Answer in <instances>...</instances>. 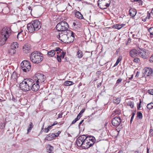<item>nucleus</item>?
Returning a JSON list of instances; mask_svg holds the SVG:
<instances>
[{
	"mask_svg": "<svg viewBox=\"0 0 153 153\" xmlns=\"http://www.w3.org/2000/svg\"><path fill=\"white\" fill-rule=\"evenodd\" d=\"M10 29L7 26H5L0 31V46L3 45L9 38L10 35Z\"/></svg>",
	"mask_w": 153,
	"mask_h": 153,
	"instance_id": "1",
	"label": "nucleus"
},
{
	"mask_svg": "<svg viewBox=\"0 0 153 153\" xmlns=\"http://www.w3.org/2000/svg\"><path fill=\"white\" fill-rule=\"evenodd\" d=\"M31 61L35 63H39L43 60V54L38 51H35L32 52L30 55Z\"/></svg>",
	"mask_w": 153,
	"mask_h": 153,
	"instance_id": "2",
	"label": "nucleus"
},
{
	"mask_svg": "<svg viewBox=\"0 0 153 153\" xmlns=\"http://www.w3.org/2000/svg\"><path fill=\"white\" fill-rule=\"evenodd\" d=\"M32 79L26 78L25 79L19 84L21 90L23 91H26L30 90V87L32 83Z\"/></svg>",
	"mask_w": 153,
	"mask_h": 153,
	"instance_id": "3",
	"label": "nucleus"
},
{
	"mask_svg": "<svg viewBox=\"0 0 153 153\" xmlns=\"http://www.w3.org/2000/svg\"><path fill=\"white\" fill-rule=\"evenodd\" d=\"M69 27L68 24L65 21L60 22L56 26V29L60 33L67 31Z\"/></svg>",
	"mask_w": 153,
	"mask_h": 153,
	"instance_id": "4",
	"label": "nucleus"
},
{
	"mask_svg": "<svg viewBox=\"0 0 153 153\" xmlns=\"http://www.w3.org/2000/svg\"><path fill=\"white\" fill-rule=\"evenodd\" d=\"M22 69L25 72L29 71L31 69V63L26 60H24L21 63Z\"/></svg>",
	"mask_w": 153,
	"mask_h": 153,
	"instance_id": "5",
	"label": "nucleus"
},
{
	"mask_svg": "<svg viewBox=\"0 0 153 153\" xmlns=\"http://www.w3.org/2000/svg\"><path fill=\"white\" fill-rule=\"evenodd\" d=\"M110 0H99L98 5L101 9H106L110 6Z\"/></svg>",
	"mask_w": 153,
	"mask_h": 153,
	"instance_id": "6",
	"label": "nucleus"
},
{
	"mask_svg": "<svg viewBox=\"0 0 153 153\" xmlns=\"http://www.w3.org/2000/svg\"><path fill=\"white\" fill-rule=\"evenodd\" d=\"M33 78L36 82L42 83L44 81L45 76L41 73H38L34 75Z\"/></svg>",
	"mask_w": 153,
	"mask_h": 153,
	"instance_id": "7",
	"label": "nucleus"
},
{
	"mask_svg": "<svg viewBox=\"0 0 153 153\" xmlns=\"http://www.w3.org/2000/svg\"><path fill=\"white\" fill-rule=\"evenodd\" d=\"M68 30L63 33H59V34L57 36V38L60 40L65 43L68 38Z\"/></svg>",
	"mask_w": 153,
	"mask_h": 153,
	"instance_id": "8",
	"label": "nucleus"
},
{
	"mask_svg": "<svg viewBox=\"0 0 153 153\" xmlns=\"http://www.w3.org/2000/svg\"><path fill=\"white\" fill-rule=\"evenodd\" d=\"M139 52L138 51L135 49H133L131 50L130 52V56L132 58L135 57L138 55L141 56L142 58H143V52L138 50Z\"/></svg>",
	"mask_w": 153,
	"mask_h": 153,
	"instance_id": "9",
	"label": "nucleus"
},
{
	"mask_svg": "<svg viewBox=\"0 0 153 153\" xmlns=\"http://www.w3.org/2000/svg\"><path fill=\"white\" fill-rule=\"evenodd\" d=\"M75 39V33L71 30H68V38L66 43L69 44L73 42Z\"/></svg>",
	"mask_w": 153,
	"mask_h": 153,
	"instance_id": "10",
	"label": "nucleus"
},
{
	"mask_svg": "<svg viewBox=\"0 0 153 153\" xmlns=\"http://www.w3.org/2000/svg\"><path fill=\"white\" fill-rule=\"evenodd\" d=\"M121 121V119L119 117H116L112 119V124L114 126H118L120 125Z\"/></svg>",
	"mask_w": 153,
	"mask_h": 153,
	"instance_id": "11",
	"label": "nucleus"
},
{
	"mask_svg": "<svg viewBox=\"0 0 153 153\" xmlns=\"http://www.w3.org/2000/svg\"><path fill=\"white\" fill-rule=\"evenodd\" d=\"M32 83L30 87V90L31 89L33 91L36 92L37 91L39 88V83L36 82L34 81V80L32 79Z\"/></svg>",
	"mask_w": 153,
	"mask_h": 153,
	"instance_id": "12",
	"label": "nucleus"
},
{
	"mask_svg": "<svg viewBox=\"0 0 153 153\" xmlns=\"http://www.w3.org/2000/svg\"><path fill=\"white\" fill-rule=\"evenodd\" d=\"M88 138L87 139L85 138L83 141V144L82 146V149H88L93 146V143L91 142V143H89L88 142L89 140H88Z\"/></svg>",
	"mask_w": 153,
	"mask_h": 153,
	"instance_id": "13",
	"label": "nucleus"
},
{
	"mask_svg": "<svg viewBox=\"0 0 153 153\" xmlns=\"http://www.w3.org/2000/svg\"><path fill=\"white\" fill-rule=\"evenodd\" d=\"M85 137V135H82L79 137L76 140V143L78 147H81L82 148L83 141L84 140V137Z\"/></svg>",
	"mask_w": 153,
	"mask_h": 153,
	"instance_id": "14",
	"label": "nucleus"
},
{
	"mask_svg": "<svg viewBox=\"0 0 153 153\" xmlns=\"http://www.w3.org/2000/svg\"><path fill=\"white\" fill-rule=\"evenodd\" d=\"M36 30H39L41 27V23L38 20H35L31 22Z\"/></svg>",
	"mask_w": 153,
	"mask_h": 153,
	"instance_id": "15",
	"label": "nucleus"
},
{
	"mask_svg": "<svg viewBox=\"0 0 153 153\" xmlns=\"http://www.w3.org/2000/svg\"><path fill=\"white\" fill-rule=\"evenodd\" d=\"M18 43L16 42H13L12 43L11 45V49L9 50V52L10 53H13V54L15 53L16 52L15 49L16 48L18 47Z\"/></svg>",
	"mask_w": 153,
	"mask_h": 153,
	"instance_id": "16",
	"label": "nucleus"
},
{
	"mask_svg": "<svg viewBox=\"0 0 153 153\" xmlns=\"http://www.w3.org/2000/svg\"><path fill=\"white\" fill-rule=\"evenodd\" d=\"M144 70V76L146 78V77L149 76L153 73V70L150 68H145Z\"/></svg>",
	"mask_w": 153,
	"mask_h": 153,
	"instance_id": "17",
	"label": "nucleus"
},
{
	"mask_svg": "<svg viewBox=\"0 0 153 153\" xmlns=\"http://www.w3.org/2000/svg\"><path fill=\"white\" fill-rule=\"evenodd\" d=\"M27 28L28 32L31 33L36 30L32 22L28 23L27 25Z\"/></svg>",
	"mask_w": 153,
	"mask_h": 153,
	"instance_id": "18",
	"label": "nucleus"
},
{
	"mask_svg": "<svg viewBox=\"0 0 153 153\" xmlns=\"http://www.w3.org/2000/svg\"><path fill=\"white\" fill-rule=\"evenodd\" d=\"M55 138L54 133L50 134L48 135L45 138L46 140L51 141Z\"/></svg>",
	"mask_w": 153,
	"mask_h": 153,
	"instance_id": "19",
	"label": "nucleus"
},
{
	"mask_svg": "<svg viewBox=\"0 0 153 153\" xmlns=\"http://www.w3.org/2000/svg\"><path fill=\"white\" fill-rule=\"evenodd\" d=\"M84 137L85 139H87V138H88V140H89V141H88V142L90 143H91V142H92L93 143V145L94 144V143L96 141L95 138L93 137L90 136V137H87L86 136H85V137Z\"/></svg>",
	"mask_w": 153,
	"mask_h": 153,
	"instance_id": "20",
	"label": "nucleus"
},
{
	"mask_svg": "<svg viewBox=\"0 0 153 153\" xmlns=\"http://www.w3.org/2000/svg\"><path fill=\"white\" fill-rule=\"evenodd\" d=\"M75 17L79 19H81L83 18L81 13L79 11H76L74 13Z\"/></svg>",
	"mask_w": 153,
	"mask_h": 153,
	"instance_id": "21",
	"label": "nucleus"
},
{
	"mask_svg": "<svg viewBox=\"0 0 153 153\" xmlns=\"http://www.w3.org/2000/svg\"><path fill=\"white\" fill-rule=\"evenodd\" d=\"M136 13V10L134 9H131L129 10V13L130 16L132 17L134 16Z\"/></svg>",
	"mask_w": 153,
	"mask_h": 153,
	"instance_id": "22",
	"label": "nucleus"
},
{
	"mask_svg": "<svg viewBox=\"0 0 153 153\" xmlns=\"http://www.w3.org/2000/svg\"><path fill=\"white\" fill-rule=\"evenodd\" d=\"M125 25V24H116L115 25L113 26V28L118 30H119L123 27Z\"/></svg>",
	"mask_w": 153,
	"mask_h": 153,
	"instance_id": "23",
	"label": "nucleus"
},
{
	"mask_svg": "<svg viewBox=\"0 0 153 153\" xmlns=\"http://www.w3.org/2000/svg\"><path fill=\"white\" fill-rule=\"evenodd\" d=\"M30 48L29 46H28L27 45H25L23 48V51L24 53H27L29 52L30 50Z\"/></svg>",
	"mask_w": 153,
	"mask_h": 153,
	"instance_id": "24",
	"label": "nucleus"
},
{
	"mask_svg": "<svg viewBox=\"0 0 153 153\" xmlns=\"http://www.w3.org/2000/svg\"><path fill=\"white\" fill-rule=\"evenodd\" d=\"M120 99L116 97H114L113 98V101L114 103L116 104H118L120 102Z\"/></svg>",
	"mask_w": 153,
	"mask_h": 153,
	"instance_id": "25",
	"label": "nucleus"
},
{
	"mask_svg": "<svg viewBox=\"0 0 153 153\" xmlns=\"http://www.w3.org/2000/svg\"><path fill=\"white\" fill-rule=\"evenodd\" d=\"M150 52L148 50L144 49V59L148 58L149 56Z\"/></svg>",
	"mask_w": 153,
	"mask_h": 153,
	"instance_id": "26",
	"label": "nucleus"
},
{
	"mask_svg": "<svg viewBox=\"0 0 153 153\" xmlns=\"http://www.w3.org/2000/svg\"><path fill=\"white\" fill-rule=\"evenodd\" d=\"M55 54V51L54 50H51L47 52V55L51 57H53Z\"/></svg>",
	"mask_w": 153,
	"mask_h": 153,
	"instance_id": "27",
	"label": "nucleus"
},
{
	"mask_svg": "<svg viewBox=\"0 0 153 153\" xmlns=\"http://www.w3.org/2000/svg\"><path fill=\"white\" fill-rule=\"evenodd\" d=\"M19 76V74H16L15 72H14L12 74L11 77L13 79H17Z\"/></svg>",
	"mask_w": 153,
	"mask_h": 153,
	"instance_id": "28",
	"label": "nucleus"
},
{
	"mask_svg": "<svg viewBox=\"0 0 153 153\" xmlns=\"http://www.w3.org/2000/svg\"><path fill=\"white\" fill-rule=\"evenodd\" d=\"M74 84L73 82L67 80L64 82V85L65 86H69L73 85Z\"/></svg>",
	"mask_w": 153,
	"mask_h": 153,
	"instance_id": "29",
	"label": "nucleus"
},
{
	"mask_svg": "<svg viewBox=\"0 0 153 153\" xmlns=\"http://www.w3.org/2000/svg\"><path fill=\"white\" fill-rule=\"evenodd\" d=\"M76 56L79 58H81L83 56V53L82 51L79 50L77 52Z\"/></svg>",
	"mask_w": 153,
	"mask_h": 153,
	"instance_id": "30",
	"label": "nucleus"
},
{
	"mask_svg": "<svg viewBox=\"0 0 153 153\" xmlns=\"http://www.w3.org/2000/svg\"><path fill=\"white\" fill-rule=\"evenodd\" d=\"M33 126L32 122H30V124L28 126L27 129V133L30 132L32 128L33 127Z\"/></svg>",
	"mask_w": 153,
	"mask_h": 153,
	"instance_id": "31",
	"label": "nucleus"
},
{
	"mask_svg": "<svg viewBox=\"0 0 153 153\" xmlns=\"http://www.w3.org/2000/svg\"><path fill=\"white\" fill-rule=\"evenodd\" d=\"M122 59V57L121 56H120L117 59V61L116 63L114 64L113 67H115L117 66L118 63L120 62L121 60Z\"/></svg>",
	"mask_w": 153,
	"mask_h": 153,
	"instance_id": "32",
	"label": "nucleus"
},
{
	"mask_svg": "<svg viewBox=\"0 0 153 153\" xmlns=\"http://www.w3.org/2000/svg\"><path fill=\"white\" fill-rule=\"evenodd\" d=\"M127 105L128 106H129L131 108H133L134 106V102L133 101H129L127 103Z\"/></svg>",
	"mask_w": 153,
	"mask_h": 153,
	"instance_id": "33",
	"label": "nucleus"
},
{
	"mask_svg": "<svg viewBox=\"0 0 153 153\" xmlns=\"http://www.w3.org/2000/svg\"><path fill=\"white\" fill-rule=\"evenodd\" d=\"M137 117L138 119H141L143 118V114L140 112H137Z\"/></svg>",
	"mask_w": 153,
	"mask_h": 153,
	"instance_id": "34",
	"label": "nucleus"
},
{
	"mask_svg": "<svg viewBox=\"0 0 153 153\" xmlns=\"http://www.w3.org/2000/svg\"><path fill=\"white\" fill-rule=\"evenodd\" d=\"M145 28L148 30L151 35H153V27H151L148 29L146 27H145Z\"/></svg>",
	"mask_w": 153,
	"mask_h": 153,
	"instance_id": "35",
	"label": "nucleus"
},
{
	"mask_svg": "<svg viewBox=\"0 0 153 153\" xmlns=\"http://www.w3.org/2000/svg\"><path fill=\"white\" fill-rule=\"evenodd\" d=\"M121 111L119 109H116L113 112V114L114 115H116L119 114L120 113Z\"/></svg>",
	"mask_w": 153,
	"mask_h": 153,
	"instance_id": "36",
	"label": "nucleus"
},
{
	"mask_svg": "<svg viewBox=\"0 0 153 153\" xmlns=\"http://www.w3.org/2000/svg\"><path fill=\"white\" fill-rule=\"evenodd\" d=\"M57 122L56 121L54 122V123L51 126H49L48 127V128L49 130H50L52 128V127L53 126L55 125H56L57 124Z\"/></svg>",
	"mask_w": 153,
	"mask_h": 153,
	"instance_id": "37",
	"label": "nucleus"
},
{
	"mask_svg": "<svg viewBox=\"0 0 153 153\" xmlns=\"http://www.w3.org/2000/svg\"><path fill=\"white\" fill-rule=\"evenodd\" d=\"M151 13L152 14H153V9L152 10L151 13H148L147 16V17H146V18L145 19H144V22H145L146 21V20L148 18V19H149L150 18V15H151Z\"/></svg>",
	"mask_w": 153,
	"mask_h": 153,
	"instance_id": "38",
	"label": "nucleus"
},
{
	"mask_svg": "<svg viewBox=\"0 0 153 153\" xmlns=\"http://www.w3.org/2000/svg\"><path fill=\"white\" fill-rule=\"evenodd\" d=\"M147 107L149 109H152L153 108V103H151L147 104Z\"/></svg>",
	"mask_w": 153,
	"mask_h": 153,
	"instance_id": "39",
	"label": "nucleus"
},
{
	"mask_svg": "<svg viewBox=\"0 0 153 153\" xmlns=\"http://www.w3.org/2000/svg\"><path fill=\"white\" fill-rule=\"evenodd\" d=\"M53 149V147L51 146H50L49 147H48L47 148V150H48V152L49 153H52Z\"/></svg>",
	"mask_w": 153,
	"mask_h": 153,
	"instance_id": "40",
	"label": "nucleus"
},
{
	"mask_svg": "<svg viewBox=\"0 0 153 153\" xmlns=\"http://www.w3.org/2000/svg\"><path fill=\"white\" fill-rule=\"evenodd\" d=\"M54 50L55 52V51L57 52V53H61V51H62V50L59 47H56L55 48V50Z\"/></svg>",
	"mask_w": 153,
	"mask_h": 153,
	"instance_id": "41",
	"label": "nucleus"
},
{
	"mask_svg": "<svg viewBox=\"0 0 153 153\" xmlns=\"http://www.w3.org/2000/svg\"><path fill=\"white\" fill-rule=\"evenodd\" d=\"M141 101L140 100V102L139 103H137V109L138 110H140V108L141 107Z\"/></svg>",
	"mask_w": 153,
	"mask_h": 153,
	"instance_id": "42",
	"label": "nucleus"
},
{
	"mask_svg": "<svg viewBox=\"0 0 153 153\" xmlns=\"http://www.w3.org/2000/svg\"><path fill=\"white\" fill-rule=\"evenodd\" d=\"M122 80V79L121 78H120L118 79L117 80V81L116 83V85H118V84L121 82Z\"/></svg>",
	"mask_w": 153,
	"mask_h": 153,
	"instance_id": "43",
	"label": "nucleus"
},
{
	"mask_svg": "<svg viewBox=\"0 0 153 153\" xmlns=\"http://www.w3.org/2000/svg\"><path fill=\"white\" fill-rule=\"evenodd\" d=\"M65 52H64L62 51L61 54L60 55V56L62 58H64V57L65 56Z\"/></svg>",
	"mask_w": 153,
	"mask_h": 153,
	"instance_id": "44",
	"label": "nucleus"
},
{
	"mask_svg": "<svg viewBox=\"0 0 153 153\" xmlns=\"http://www.w3.org/2000/svg\"><path fill=\"white\" fill-rule=\"evenodd\" d=\"M61 132V131H58L57 132L54 134L55 138L58 137Z\"/></svg>",
	"mask_w": 153,
	"mask_h": 153,
	"instance_id": "45",
	"label": "nucleus"
},
{
	"mask_svg": "<svg viewBox=\"0 0 153 153\" xmlns=\"http://www.w3.org/2000/svg\"><path fill=\"white\" fill-rule=\"evenodd\" d=\"M6 125V123H1L0 124V126L1 128H5Z\"/></svg>",
	"mask_w": 153,
	"mask_h": 153,
	"instance_id": "46",
	"label": "nucleus"
},
{
	"mask_svg": "<svg viewBox=\"0 0 153 153\" xmlns=\"http://www.w3.org/2000/svg\"><path fill=\"white\" fill-rule=\"evenodd\" d=\"M148 93L151 95H153V89H151L148 91Z\"/></svg>",
	"mask_w": 153,
	"mask_h": 153,
	"instance_id": "47",
	"label": "nucleus"
},
{
	"mask_svg": "<svg viewBox=\"0 0 153 153\" xmlns=\"http://www.w3.org/2000/svg\"><path fill=\"white\" fill-rule=\"evenodd\" d=\"M85 111V109H82L80 111L78 115H79L80 116H82V114Z\"/></svg>",
	"mask_w": 153,
	"mask_h": 153,
	"instance_id": "48",
	"label": "nucleus"
},
{
	"mask_svg": "<svg viewBox=\"0 0 153 153\" xmlns=\"http://www.w3.org/2000/svg\"><path fill=\"white\" fill-rule=\"evenodd\" d=\"M134 1H138L140 5H142L143 4V2L141 0H134Z\"/></svg>",
	"mask_w": 153,
	"mask_h": 153,
	"instance_id": "49",
	"label": "nucleus"
},
{
	"mask_svg": "<svg viewBox=\"0 0 153 153\" xmlns=\"http://www.w3.org/2000/svg\"><path fill=\"white\" fill-rule=\"evenodd\" d=\"M57 59L58 61L59 62H60L61 61V57H60V56L59 55H57Z\"/></svg>",
	"mask_w": 153,
	"mask_h": 153,
	"instance_id": "50",
	"label": "nucleus"
},
{
	"mask_svg": "<svg viewBox=\"0 0 153 153\" xmlns=\"http://www.w3.org/2000/svg\"><path fill=\"white\" fill-rule=\"evenodd\" d=\"M149 61L151 62H153V54L149 58Z\"/></svg>",
	"mask_w": 153,
	"mask_h": 153,
	"instance_id": "51",
	"label": "nucleus"
},
{
	"mask_svg": "<svg viewBox=\"0 0 153 153\" xmlns=\"http://www.w3.org/2000/svg\"><path fill=\"white\" fill-rule=\"evenodd\" d=\"M78 120H77V119H76V118L72 121L71 125H72L73 124H74L76 123V122H77Z\"/></svg>",
	"mask_w": 153,
	"mask_h": 153,
	"instance_id": "52",
	"label": "nucleus"
},
{
	"mask_svg": "<svg viewBox=\"0 0 153 153\" xmlns=\"http://www.w3.org/2000/svg\"><path fill=\"white\" fill-rule=\"evenodd\" d=\"M149 132L150 136H152L153 135V130L152 129H150Z\"/></svg>",
	"mask_w": 153,
	"mask_h": 153,
	"instance_id": "53",
	"label": "nucleus"
},
{
	"mask_svg": "<svg viewBox=\"0 0 153 153\" xmlns=\"http://www.w3.org/2000/svg\"><path fill=\"white\" fill-rule=\"evenodd\" d=\"M50 130L48 128L44 129V131L46 133L48 132Z\"/></svg>",
	"mask_w": 153,
	"mask_h": 153,
	"instance_id": "54",
	"label": "nucleus"
},
{
	"mask_svg": "<svg viewBox=\"0 0 153 153\" xmlns=\"http://www.w3.org/2000/svg\"><path fill=\"white\" fill-rule=\"evenodd\" d=\"M81 117H82V116H80L78 114V115L77 116V117L76 118L77 119V120H79L80 119Z\"/></svg>",
	"mask_w": 153,
	"mask_h": 153,
	"instance_id": "55",
	"label": "nucleus"
},
{
	"mask_svg": "<svg viewBox=\"0 0 153 153\" xmlns=\"http://www.w3.org/2000/svg\"><path fill=\"white\" fill-rule=\"evenodd\" d=\"M83 121H84V120H82L80 122V123H79L78 125V127H80V125L83 122Z\"/></svg>",
	"mask_w": 153,
	"mask_h": 153,
	"instance_id": "56",
	"label": "nucleus"
},
{
	"mask_svg": "<svg viewBox=\"0 0 153 153\" xmlns=\"http://www.w3.org/2000/svg\"><path fill=\"white\" fill-rule=\"evenodd\" d=\"M28 9L29 10V11H30V13H31V12L32 10V9L31 8V7L30 6H28Z\"/></svg>",
	"mask_w": 153,
	"mask_h": 153,
	"instance_id": "57",
	"label": "nucleus"
},
{
	"mask_svg": "<svg viewBox=\"0 0 153 153\" xmlns=\"http://www.w3.org/2000/svg\"><path fill=\"white\" fill-rule=\"evenodd\" d=\"M139 60L138 59H134V61L135 62H138Z\"/></svg>",
	"mask_w": 153,
	"mask_h": 153,
	"instance_id": "58",
	"label": "nucleus"
},
{
	"mask_svg": "<svg viewBox=\"0 0 153 153\" xmlns=\"http://www.w3.org/2000/svg\"><path fill=\"white\" fill-rule=\"evenodd\" d=\"M133 118H134V117H131V120H130V124H131L132 123V122L133 120Z\"/></svg>",
	"mask_w": 153,
	"mask_h": 153,
	"instance_id": "59",
	"label": "nucleus"
},
{
	"mask_svg": "<svg viewBox=\"0 0 153 153\" xmlns=\"http://www.w3.org/2000/svg\"><path fill=\"white\" fill-rule=\"evenodd\" d=\"M135 114V113H134V112L132 114V115L131 117H134V116Z\"/></svg>",
	"mask_w": 153,
	"mask_h": 153,
	"instance_id": "60",
	"label": "nucleus"
},
{
	"mask_svg": "<svg viewBox=\"0 0 153 153\" xmlns=\"http://www.w3.org/2000/svg\"><path fill=\"white\" fill-rule=\"evenodd\" d=\"M12 100L13 101L15 102H16V99L13 97V98H12Z\"/></svg>",
	"mask_w": 153,
	"mask_h": 153,
	"instance_id": "61",
	"label": "nucleus"
},
{
	"mask_svg": "<svg viewBox=\"0 0 153 153\" xmlns=\"http://www.w3.org/2000/svg\"><path fill=\"white\" fill-rule=\"evenodd\" d=\"M132 79V77H129L128 78V79H126V80H130Z\"/></svg>",
	"mask_w": 153,
	"mask_h": 153,
	"instance_id": "62",
	"label": "nucleus"
},
{
	"mask_svg": "<svg viewBox=\"0 0 153 153\" xmlns=\"http://www.w3.org/2000/svg\"><path fill=\"white\" fill-rule=\"evenodd\" d=\"M3 10L2 9V7H1V6L0 5V13L2 12L3 11Z\"/></svg>",
	"mask_w": 153,
	"mask_h": 153,
	"instance_id": "63",
	"label": "nucleus"
},
{
	"mask_svg": "<svg viewBox=\"0 0 153 153\" xmlns=\"http://www.w3.org/2000/svg\"><path fill=\"white\" fill-rule=\"evenodd\" d=\"M58 118H61L62 117V115L61 114H59Z\"/></svg>",
	"mask_w": 153,
	"mask_h": 153,
	"instance_id": "64",
	"label": "nucleus"
}]
</instances>
